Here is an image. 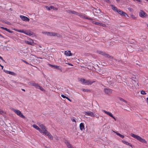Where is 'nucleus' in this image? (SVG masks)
<instances>
[{"instance_id":"f257e3e1","label":"nucleus","mask_w":148,"mask_h":148,"mask_svg":"<svg viewBox=\"0 0 148 148\" xmlns=\"http://www.w3.org/2000/svg\"><path fill=\"white\" fill-rule=\"evenodd\" d=\"M78 79L82 84L86 85H91L93 83L95 82V81L86 80L82 78H78Z\"/></svg>"},{"instance_id":"f03ea898","label":"nucleus","mask_w":148,"mask_h":148,"mask_svg":"<svg viewBox=\"0 0 148 148\" xmlns=\"http://www.w3.org/2000/svg\"><path fill=\"white\" fill-rule=\"evenodd\" d=\"M131 136L141 142L144 143H147V141L145 140L142 138L141 137L138 135H135L133 134H131Z\"/></svg>"},{"instance_id":"7ed1b4c3","label":"nucleus","mask_w":148,"mask_h":148,"mask_svg":"<svg viewBox=\"0 0 148 148\" xmlns=\"http://www.w3.org/2000/svg\"><path fill=\"white\" fill-rule=\"evenodd\" d=\"M30 84L32 86H34L37 89H40L42 91H45V90L42 87L40 86L38 83H36L34 82H31Z\"/></svg>"},{"instance_id":"20e7f679","label":"nucleus","mask_w":148,"mask_h":148,"mask_svg":"<svg viewBox=\"0 0 148 148\" xmlns=\"http://www.w3.org/2000/svg\"><path fill=\"white\" fill-rule=\"evenodd\" d=\"M42 33L43 34H46L48 36H56L58 37L60 36V34L53 32H42Z\"/></svg>"},{"instance_id":"39448f33","label":"nucleus","mask_w":148,"mask_h":148,"mask_svg":"<svg viewBox=\"0 0 148 148\" xmlns=\"http://www.w3.org/2000/svg\"><path fill=\"white\" fill-rule=\"evenodd\" d=\"M11 110L20 117L24 119L25 118V116L22 114L21 112L19 110H16L14 108H12Z\"/></svg>"},{"instance_id":"423d86ee","label":"nucleus","mask_w":148,"mask_h":148,"mask_svg":"<svg viewBox=\"0 0 148 148\" xmlns=\"http://www.w3.org/2000/svg\"><path fill=\"white\" fill-rule=\"evenodd\" d=\"M83 113L85 114V115L91 117H94L95 116L94 113L90 111H85Z\"/></svg>"},{"instance_id":"0eeeda50","label":"nucleus","mask_w":148,"mask_h":148,"mask_svg":"<svg viewBox=\"0 0 148 148\" xmlns=\"http://www.w3.org/2000/svg\"><path fill=\"white\" fill-rule=\"evenodd\" d=\"M104 92L106 94L110 95L112 92V90L108 88H105L104 89Z\"/></svg>"},{"instance_id":"6e6552de","label":"nucleus","mask_w":148,"mask_h":148,"mask_svg":"<svg viewBox=\"0 0 148 148\" xmlns=\"http://www.w3.org/2000/svg\"><path fill=\"white\" fill-rule=\"evenodd\" d=\"M39 127H40L42 130V132H40L41 133L44 134V132H46L47 131L45 127L42 124L39 125Z\"/></svg>"},{"instance_id":"1a4fd4ad","label":"nucleus","mask_w":148,"mask_h":148,"mask_svg":"<svg viewBox=\"0 0 148 148\" xmlns=\"http://www.w3.org/2000/svg\"><path fill=\"white\" fill-rule=\"evenodd\" d=\"M44 134L46 136H47L51 140H53V137L51 134L47 130L46 132H44Z\"/></svg>"},{"instance_id":"9d476101","label":"nucleus","mask_w":148,"mask_h":148,"mask_svg":"<svg viewBox=\"0 0 148 148\" xmlns=\"http://www.w3.org/2000/svg\"><path fill=\"white\" fill-rule=\"evenodd\" d=\"M97 53L100 54L102 55H103L105 56H106L107 57H110L108 54H106L105 52L101 51H97Z\"/></svg>"},{"instance_id":"9b49d317","label":"nucleus","mask_w":148,"mask_h":148,"mask_svg":"<svg viewBox=\"0 0 148 148\" xmlns=\"http://www.w3.org/2000/svg\"><path fill=\"white\" fill-rule=\"evenodd\" d=\"M102 111L104 112L105 114L109 115L110 117L112 118L115 121H116L115 118L113 116L111 112H108L104 110H103Z\"/></svg>"},{"instance_id":"f8f14e48","label":"nucleus","mask_w":148,"mask_h":148,"mask_svg":"<svg viewBox=\"0 0 148 148\" xmlns=\"http://www.w3.org/2000/svg\"><path fill=\"white\" fill-rule=\"evenodd\" d=\"M20 17L22 20L23 21H29V19L26 16L23 15H20Z\"/></svg>"},{"instance_id":"ddd939ff","label":"nucleus","mask_w":148,"mask_h":148,"mask_svg":"<svg viewBox=\"0 0 148 148\" xmlns=\"http://www.w3.org/2000/svg\"><path fill=\"white\" fill-rule=\"evenodd\" d=\"M140 16L142 18L145 17L146 16V13L145 12L141 10L140 13Z\"/></svg>"},{"instance_id":"4468645a","label":"nucleus","mask_w":148,"mask_h":148,"mask_svg":"<svg viewBox=\"0 0 148 148\" xmlns=\"http://www.w3.org/2000/svg\"><path fill=\"white\" fill-rule=\"evenodd\" d=\"M51 66L52 67H54V68L55 69H56L59 70L60 71H62V67L60 66H58L55 65H51Z\"/></svg>"},{"instance_id":"2eb2a0df","label":"nucleus","mask_w":148,"mask_h":148,"mask_svg":"<svg viewBox=\"0 0 148 148\" xmlns=\"http://www.w3.org/2000/svg\"><path fill=\"white\" fill-rule=\"evenodd\" d=\"M65 143L68 148H73L71 146V145L70 144V143L68 141L65 140Z\"/></svg>"},{"instance_id":"dca6fc26","label":"nucleus","mask_w":148,"mask_h":148,"mask_svg":"<svg viewBox=\"0 0 148 148\" xmlns=\"http://www.w3.org/2000/svg\"><path fill=\"white\" fill-rule=\"evenodd\" d=\"M65 55L68 56H71V53L70 51H65L64 52Z\"/></svg>"},{"instance_id":"f3484780","label":"nucleus","mask_w":148,"mask_h":148,"mask_svg":"<svg viewBox=\"0 0 148 148\" xmlns=\"http://www.w3.org/2000/svg\"><path fill=\"white\" fill-rule=\"evenodd\" d=\"M0 28L1 29H2L4 30H5L10 33H12L13 32V31L10 30V29H9L7 28H5V27H0Z\"/></svg>"},{"instance_id":"a211bd4d","label":"nucleus","mask_w":148,"mask_h":148,"mask_svg":"<svg viewBox=\"0 0 148 148\" xmlns=\"http://www.w3.org/2000/svg\"><path fill=\"white\" fill-rule=\"evenodd\" d=\"M32 126L33 127L38 130L40 132H42V130L41 129L39 128L35 124H34Z\"/></svg>"},{"instance_id":"6ab92c4d","label":"nucleus","mask_w":148,"mask_h":148,"mask_svg":"<svg viewBox=\"0 0 148 148\" xmlns=\"http://www.w3.org/2000/svg\"><path fill=\"white\" fill-rule=\"evenodd\" d=\"M25 42L27 44L30 45H32L34 43L33 41L32 40H31V41H30L26 40L25 41Z\"/></svg>"},{"instance_id":"aec40b11","label":"nucleus","mask_w":148,"mask_h":148,"mask_svg":"<svg viewBox=\"0 0 148 148\" xmlns=\"http://www.w3.org/2000/svg\"><path fill=\"white\" fill-rule=\"evenodd\" d=\"M79 127L81 130H83L84 129V124L83 123H81L79 125Z\"/></svg>"},{"instance_id":"412c9836","label":"nucleus","mask_w":148,"mask_h":148,"mask_svg":"<svg viewBox=\"0 0 148 148\" xmlns=\"http://www.w3.org/2000/svg\"><path fill=\"white\" fill-rule=\"evenodd\" d=\"M24 34L28 36H31L32 35L33 33L31 32L25 31Z\"/></svg>"},{"instance_id":"4be33fe9","label":"nucleus","mask_w":148,"mask_h":148,"mask_svg":"<svg viewBox=\"0 0 148 148\" xmlns=\"http://www.w3.org/2000/svg\"><path fill=\"white\" fill-rule=\"evenodd\" d=\"M111 6L112 7V10H113L115 11H116L117 12V11H118V10L117 8L114 5H111Z\"/></svg>"},{"instance_id":"5701e85b","label":"nucleus","mask_w":148,"mask_h":148,"mask_svg":"<svg viewBox=\"0 0 148 148\" xmlns=\"http://www.w3.org/2000/svg\"><path fill=\"white\" fill-rule=\"evenodd\" d=\"M122 142L124 144L127 145H129V146H130L131 147H132V145L130 143L127 142L126 141H124V140H122Z\"/></svg>"},{"instance_id":"b1692460","label":"nucleus","mask_w":148,"mask_h":148,"mask_svg":"<svg viewBox=\"0 0 148 148\" xmlns=\"http://www.w3.org/2000/svg\"><path fill=\"white\" fill-rule=\"evenodd\" d=\"M13 30H15L16 31H17L18 32L22 33H24V34L25 32V31H24L23 30H22V29L18 30V29H13Z\"/></svg>"},{"instance_id":"393cba45","label":"nucleus","mask_w":148,"mask_h":148,"mask_svg":"<svg viewBox=\"0 0 148 148\" xmlns=\"http://www.w3.org/2000/svg\"><path fill=\"white\" fill-rule=\"evenodd\" d=\"M113 132L116 134L117 135L119 136L122 138H124V136L123 135L120 134V133L115 131H113Z\"/></svg>"},{"instance_id":"a878e982","label":"nucleus","mask_w":148,"mask_h":148,"mask_svg":"<svg viewBox=\"0 0 148 148\" xmlns=\"http://www.w3.org/2000/svg\"><path fill=\"white\" fill-rule=\"evenodd\" d=\"M82 90L84 92H90L91 90L88 89H82Z\"/></svg>"},{"instance_id":"bb28decb","label":"nucleus","mask_w":148,"mask_h":148,"mask_svg":"<svg viewBox=\"0 0 148 148\" xmlns=\"http://www.w3.org/2000/svg\"><path fill=\"white\" fill-rule=\"evenodd\" d=\"M119 99L120 101H122L125 102V103H127V105H128V104L127 103V102L124 99H123V98H119Z\"/></svg>"},{"instance_id":"cd10ccee","label":"nucleus","mask_w":148,"mask_h":148,"mask_svg":"<svg viewBox=\"0 0 148 148\" xmlns=\"http://www.w3.org/2000/svg\"><path fill=\"white\" fill-rule=\"evenodd\" d=\"M50 8L51 9H52L54 10H58V8H57L54 7L53 6L51 5L50 6Z\"/></svg>"},{"instance_id":"c85d7f7f","label":"nucleus","mask_w":148,"mask_h":148,"mask_svg":"<svg viewBox=\"0 0 148 148\" xmlns=\"http://www.w3.org/2000/svg\"><path fill=\"white\" fill-rule=\"evenodd\" d=\"M83 17V18H84L86 19H88L90 20H93V19L92 18L88 17L86 16H84V15Z\"/></svg>"},{"instance_id":"c756f323","label":"nucleus","mask_w":148,"mask_h":148,"mask_svg":"<svg viewBox=\"0 0 148 148\" xmlns=\"http://www.w3.org/2000/svg\"><path fill=\"white\" fill-rule=\"evenodd\" d=\"M76 15L79 16L81 18H84V17H83L84 15H83V14H82L81 13H77V14H76Z\"/></svg>"},{"instance_id":"7c9ffc66","label":"nucleus","mask_w":148,"mask_h":148,"mask_svg":"<svg viewBox=\"0 0 148 148\" xmlns=\"http://www.w3.org/2000/svg\"><path fill=\"white\" fill-rule=\"evenodd\" d=\"M92 23L95 24V25H99V24H100V22L97 21H93L92 22Z\"/></svg>"},{"instance_id":"2f4dec72","label":"nucleus","mask_w":148,"mask_h":148,"mask_svg":"<svg viewBox=\"0 0 148 148\" xmlns=\"http://www.w3.org/2000/svg\"><path fill=\"white\" fill-rule=\"evenodd\" d=\"M123 12V11L119 9L118 10V11H117V12L119 14H120L121 15V13H122V12Z\"/></svg>"},{"instance_id":"473e14b6","label":"nucleus","mask_w":148,"mask_h":148,"mask_svg":"<svg viewBox=\"0 0 148 148\" xmlns=\"http://www.w3.org/2000/svg\"><path fill=\"white\" fill-rule=\"evenodd\" d=\"M121 15L124 16H128V15L125 12L123 11L122 12V13H121Z\"/></svg>"},{"instance_id":"72a5a7b5","label":"nucleus","mask_w":148,"mask_h":148,"mask_svg":"<svg viewBox=\"0 0 148 148\" xmlns=\"http://www.w3.org/2000/svg\"><path fill=\"white\" fill-rule=\"evenodd\" d=\"M9 74L12 75H16V74L14 73L13 72H11V71H10L9 72Z\"/></svg>"},{"instance_id":"f704fd0d","label":"nucleus","mask_w":148,"mask_h":148,"mask_svg":"<svg viewBox=\"0 0 148 148\" xmlns=\"http://www.w3.org/2000/svg\"><path fill=\"white\" fill-rule=\"evenodd\" d=\"M99 26H101L103 27H105L106 26V25L104 24H103L102 23H100V24H99Z\"/></svg>"},{"instance_id":"c9c22d12","label":"nucleus","mask_w":148,"mask_h":148,"mask_svg":"<svg viewBox=\"0 0 148 148\" xmlns=\"http://www.w3.org/2000/svg\"><path fill=\"white\" fill-rule=\"evenodd\" d=\"M141 94L142 95H146V93L144 90H142L140 92Z\"/></svg>"},{"instance_id":"e433bc0d","label":"nucleus","mask_w":148,"mask_h":148,"mask_svg":"<svg viewBox=\"0 0 148 148\" xmlns=\"http://www.w3.org/2000/svg\"><path fill=\"white\" fill-rule=\"evenodd\" d=\"M71 13H72L73 14H76H76H77V12L74 11H72L71 12Z\"/></svg>"},{"instance_id":"4c0bfd02","label":"nucleus","mask_w":148,"mask_h":148,"mask_svg":"<svg viewBox=\"0 0 148 148\" xmlns=\"http://www.w3.org/2000/svg\"><path fill=\"white\" fill-rule=\"evenodd\" d=\"M46 8L48 10H51V8H50V6H49V7H48L47 6H46Z\"/></svg>"},{"instance_id":"58836bf2","label":"nucleus","mask_w":148,"mask_h":148,"mask_svg":"<svg viewBox=\"0 0 148 148\" xmlns=\"http://www.w3.org/2000/svg\"><path fill=\"white\" fill-rule=\"evenodd\" d=\"M61 96L64 98H66L67 97L66 96H65L64 95H61Z\"/></svg>"},{"instance_id":"ea45409f","label":"nucleus","mask_w":148,"mask_h":148,"mask_svg":"<svg viewBox=\"0 0 148 148\" xmlns=\"http://www.w3.org/2000/svg\"><path fill=\"white\" fill-rule=\"evenodd\" d=\"M3 113V111L1 110L0 109V114H2Z\"/></svg>"},{"instance_id":"a19ab883","label":"nucleus","mask_w":148,"mask_h":148,"mask_svg":"<svg viewBox=\"0 0 148 148\" xmlns=\"http://www.w3.org/2000/svg\"><path fill=\"white\" fill-rule=\"evenodd\" d=\"M0 59H1L3 61L5 62V60L3 59V58L0 56Z\"/></svg>"},{"instance_id":"79ce46f5","label":"nucleus","mask_w":148,"mask_h":148,"mask_svg":"<svg viewBox=\"0 0 148 148\" xmlns=\"http://www.w3.org/2000/svg\"><path fill=\"white\" fill-rule=\"evenodd\" d=\"M71 11H71L70 10H66V12L68 13H71Z\"/></svg>"},{"instance_id":"37998d69","label":"nucleus","mask_w":148,"mask_h":148,"mask_svg":"<svg viewBox=\"0 0 148 148\" xmlns=\"http://www.w3.org/2000/svg\"><path fill=\"white\" fill-rule=\"evenodd\" d=\"M71 120L73 122H75V123L76 122V121L74 119H71Z\"/></svg>"},{"instance_id":"c03bdc74","label":"nucleus","mask_w":148,"mask_h":148,"mask_svg":"<svg viewBox=\"0 0 148 148\" xmlns=\"http://www.w3.org/2000/svg\"><path fill=\"white\" fill-rule=\"evenodd\" d=\"M4 71L5 72V73H7L9 74V72L10 71L7 70H4Z\"/></svg>"},{"instance_id":"a18cd8bd","label":"nucleus","mask_w":148,"mask_h":148,"mask_svg":"<svg viewBox=\"0 0 148 148\" xmlns=\"http://www.w3.org/2000/svg\"><path fill=\"white\" fill-rule=\"evenodd\" d=\"M22 61H23V62H24V63H25L26 64H29V63L27 62H26V61L23 60Z\"/></svg>"},{"instance_id":"49530a36","label":"nucleus","mask_w":148,"mask_h":148,"mask_svg":"<svg viewBox=\"0 0 148 148\" xmlns=\"http://www.w3.org/2000/svg\"><path fill=\"white\" fill-rule=\"evenodd\" d=\"M105 1H106V2L109 3H110V1L109 0H105Z\"/></svg>"},{"instance_id":"de8ad7c7","label":"nucleus","mask_w":148,"mask_h":148,"mask_svg":"<svg viewBox=\"0 0 148 148\" xmlns=\"http://www.w3.org/2000/svg\"><path fill=\"white\" fill-rule=\"evenodd\" d=\"M69 101H71V100L67 97L66 98Z\"/></svg>"},{"instance_id":"09e8293b","label":"nucleus","mask_w":148,"mask_h":148,"mask_svg":"<svg viewBox=\"0 0 148 148\" xmlns=\"http://www.w3.org/2000/svg\"><path fill=\"white\" fill-rule=\"evenodd\" d=\"M68 64L71 66H73V65L71 63H68Z\"/></svg>"},{"instance_id":"8fccbe9b","label":"nucleus","mask_w":148,"mask_h":148,"mask_svg":"<svg viewBox=\"0 0 148 148\" xmlns=\"http://www.w3.org/2000/svg\"><path fill=\"white\" fill-rule=\"evenodd\" d=\"M0 37L2 38H4L3 36L1 34H0Z\"/></svg>"},{"instance_id":"3c124183","label":"nucleus","mask_w":148,"mask_h":148,"mask_svg":"<svg viewBox=\"0 0 148 148\" xmlns=\"http://www.w3.org/2000/svg\"><path fill=\"white\" fill-rule=\"evenodd\" d=\"M0 66L1 67V68H2V69H3V68H4L3 66H2V65H1V66Z\"/></svg>"},{"instance_id":"603ef678","label":"nucleus","mask_w":148,"mask_h":148,"mask_svg":"<svg viewBox=\"0 0 148 148\" xmlns=\"http://www.w3.org/2000/svg\"><path fill=\"white\" fill-rule=\"evenodd\" d=\"M128 9L129 10H130V11H131V8H128Z\"/></svg>"},{"instance_id":"864d4df0","label":"nucleus","mask_w":148,"mask_h":148,"mask_svg":"<svg viewBox=\"0 0 148 148\" xmlns=\"http://www.w3.org/2000/svg\"><path fill=\"white\" fill-rule=\"evenodd\" d=\"M22 90L23 91H25V90L24 89H22Z\"/></svg>"},{"instance_id":"5fc2aeb1","label":"nucleus","mask_w":148,"mask_h":148,"mask_svg":"<svg viewBox=\"0 0 148 148\" xmlns=\"http://www.w3.org/2000/svg\"><path fill=\"white\" fill-rule=\"evenodd\" d=\"M56 139H57V140H58V138L57 137L56 138Z\"/></svg>"},{"instance_id":"6e6d98bb","label":"nucleus","mask_w":148,"mask_h":148,"mask_svg":"<svg viewBox=\"0 0 148 148\" xmlns=\"http://www.w3.org/2000/svg\"><path fill=\"white\" fill-rule=\"evenodd\" d=\"M132 18H135V17H133Z\"/></svg>"},{"instance_id":"4d7b16f0","label":"nucleus","mask_w":148,"mask_h":148,"mask_svg":"<svg viewBox=\"0 0 148 148\" xmlns=\"http://www.w3.org/2000/svg\"><path fill=\"white\" fill-rule=\"evenodd\" d=\"M12 82H14V83H15V82H14V81H12Z\"/></svg>"},{"instance_id":"13d9d810","label":"nucleus","mask_w":148,"mask_h":148,"mask_svg":"<svg viewBox=\"0 0 148 148\" xmlns=\"http://www.w3.org/2000/svg\"><path fill=\"white\" fill-rule=\"evenodd\" d=\"M10 10H11V8H10Z\"/></svg>"},{"instance_id":"bf43d9fd","label":"nucleus","mask_w":148,"mask_h":148,"mask_svg":"<svg viewBox=\"0 0 148 148\" xmlns=\"http://www.w3.org/2000/svg\"><path fill=\"white\" fill-rule=\"evenodd\" d=\"M10 10H11V8H10Z\"/></svg>"},{"instance_id":"052dcab7","label":"nucleus","mask_w":148,"mask_h":148,"mask_svg":"<svg viewBox=\"0 0 148 148\" xmlns=\"http://www.w3.org/2000/svg\"><path fill=\"white\" fill-rule=\"evenodd\" d=\"M147 1L148 2V0H147Z\"/></svg>"},{"instance_id":"680f3d73","label":"nucleus","mask_w":148,"mask_h":148,"mask_svg":"<svg viewBox=\"0 0 148 148\" xmlns=\"http://www.w3.org/2000/svg\"><path fill=\"white\" fill-rule=\"evenodd\" d=\"M147 26L148 27V25H147Z\"/></svg>"},{"instance_id":"e2e57ef3","label":"nucleus","mask_w":148,"mask_h":148,"mask_svg":"<svg viewBox=\"0 0 148 148\" xmlns=\"http://www.w3.org/2000/svg\"><path fill=\"white\" fill-rule=\"evenodd\" d=\"M1 65L0 64V66H1Z\"/></svg>"}]
</instances>
